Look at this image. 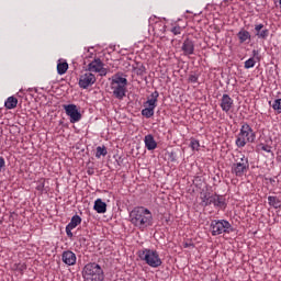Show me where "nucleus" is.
Wrapping results in <instances>:
<instances>
[{"label": "nucleus", "mask_w": 281, "mask_h": 281, "mask_svg": "<svg viewBox=\"0 0 281 281\" xmlns=\"http://www.w3.org/2000/svg\"><path fill=\"white\" fill-rule=\"evenodd\" d=\"M272 109L277 111V113H281V99L274 100Z\"/></svg>", "instance_id": "nucleus-29"}, {"label": "nucleus", "mask_w": 281, "mask_h": 281, "mask_svg": "<svg viewBox=\"0 0 281 281\" xmlns=\"http://www.w3.org/2000/svg\"><path fill=\"white\" fill-rule=\"evenodd\" d=\"M247 170H249V159L245 156L240 158V162H235L232 166V173L235 175V177H243Z\"/></svg>", "instance_id": "nucleus-8"}, {"label": "nucleus", "mask_w": 281, "mask_h": 281, "mask_svg": "<svg viewBox=\"0 0 281 281\" xmlns=\"http://www.w3.org/2000/svg\"><path fill=\"white\" fill-rule=\"evenodd\" d=\"M166 155H167L169 161H172V162L177 161V151H175V150L167 151Z\"/></svg>", "instance_id": "nucleus-30"}, {"label": "nucleus", "mask_w": 281, "mask_h": 281, "mask_svg": "<svg viewBox=\"0 0 281 281\" xmlns=\"http://www.w3.org/2000/svg\"><path fill=\"white\" fill-rule=\"evenodd\" d=\"M82 277L85 281H104V270L95 262H89L83 267Z\"/></svg>", "instance_id": "nucleus-2"}, {"label": "nucleus", "mask_w": 281, "mask_h": 281, "mask_svg": "<svg viewBox=\"0 0 281 281\" xmlns=\"http://www.w3.org/2000/svg\"><path fill=\"white\" fill-rule=\"evenodd\" d=\"M268 203L269 205L274 207V210H280L281 207V201L280 199H278V196H273V195L268 196Z\"/></svg>", "instance_id": "nucleus-21"}, {"label": "nucleus", "mask_w": 281, "mask_h": 281, "mask_svg": "<svg viewBox=\"0 0 281 281\" xmlns=\"http://www.w3.org/2000/svg\"><path fill=\"white\" fill-rule=\"evenodd\" d=\"M61 260L68 267H74V265H76L77 257L76 254H74V251L66 250L61 255Z\"/></svg>", "instance_id": "nucleus-14"}, {"label": "nucleus", "mask_w": 281, "mask_h": 281, "mask_svg": "<svg viewBox=\"0 0 281 281\" xmlns=\"http://www.w3.org/2000/svg\"><path fill=\"white\" fill-rule=\"evenodd\" d=\"M220 106L224 113H229L232 106H234V99L229 94H223Z\"/></svg>", "instance_id": "nucleus-13"}, {"label": "nucleus", "mask_w": 281, "mask_h": 281, "mask_svg": "<svg viewBox=\"0 0 281 281\" xmlns=\"http://www.w3.org/2000/svg\"><path fill=\"white\" fill-rule=\"evenodd\" d=\"M244 67L245 69H252V67H256V59H254V57L249 58L245 61Z\"/></svg>", "instance_id": "nucleus-27"}, {"label": "nucleus", "mask_w": 281, "mask_h": 281, "mask_svg": "<svg viewBox=\"0 0 281 281\" xmlns=\"http://www.w3.org/2000/svg\"><path fill=\"white\" fill-rule=\"evenodd\" d=\"M237 36L240 43H245L246 41L251 40V34L249 33V31H245V30H240L237 33Z\"/></svg>", "instance_id": "nucleus-22"}, {"label": "nucleus", "mask_w": 281, "mask_h": 281, "mask_svg": "<svg viewBox=\"0 0 281 281\" xmlns=\"http://www.w3.org/2000/svg\"><path fill=\"white\" fill-rule=\"evenodd\" d=\"M201 205L203 207H207L209 205H214V207H225V205H227L223 195L212 194L207 191L201 193Z\"/></svg>", "instance_id": "nucleus-6"}, {"label": "nucleus", "mask_w": 281, "mask_h": 281, "mask_svg": "<svg viewBox=\"0 0 281 281\" xmlns=\"http://www.w3.org/2000/svg\"><path fill=\"white\" fill-rule=\"evenodd\" d=\"M142 281H146V280L144 279V280H142Z\"/></svg>", "instance_id": "nucleus-39"}, {"label": "nucleus", "mask_w": 281, "mask_h": 281, "mask_svg": "<svg viewBox=\"0 0 281 281\" xmlns=\"http://www.w3.org/2000/svg\"><path fill=\"white\" fill-rule=\"evenodd\" d=\"M211 232L212 236H221V234H229L231 232H234V228L232 227V224L225 220H214L211 223Z\"/></svg>", "instance_id": "nucleus-7"}, {"label": "nucleus", "mask_w": 281, "mask_h": 281, "mask_svg": "<svg viewBox=\"0 0 281 281\" xmlns=\"http://www.w3.org/2000/svg\"><path fill=\"white\" fill-rule=\"evenodd\" d=\"M128 85V80L120 75H115L111 82V88L113 91V95L117 100H123L126 97V86Z\"/></svg>", "instance_id": "nucleus-4"}, {"label": "nucleus", "mask_w": 281, "mask_h": 281, "mask_svg": "<svg viewBox=\"0 0 281 281\" xmlns=\"http://www.w3.org/2000/svg\"><path fill=\"white\" fill-rule=\"evenodd\" d=\"M145 148H147V150H155V148H157V142L151 134L145 136Z\"/></svg>", "instance_id": "nucleus-18"}, {"label": "nucleus", "mask_w": 281, "mask_h": 281, "mask_svg": "<svg viewBox=\"0 0 281 281\" xmlns=\"http://www.w3.org/2000/svg\"><path fill=\"white\" fill-rule=\"evenodd\" d=\"M103 67H104V63H102V59L97 58L88 65V71H94L95 74H98L99 70Z\"/></svg>", "instance_id": "nucleus-17"}, {"label": "nucleus", "mask_w": 281, "mask_h": 281, "mask_svg": "<svg viewBox=\"0 0 281 281\" xmlns=\"http://www.w3.org/2000/svg\"><path fill=\"white\" fill-rule=\"evenodd\" d=\"M16 104H19V99L14 97H9L4 102L5 109H9V110L16 109Z\"/></svg>", "instance_id": "nucleus-20"}, {"label": "nucleus", "mask_w": 281, "mask_h": 281, "mask_svg": "<svg viewBox=\"0 0 281 281\" xmlns=\"http://www.w3.org/2000/svg\"><path fill=\"white\" fill-rule=\"evenodd\" d=\"M140 260H144L146 265L153 267V269H157V267H161L162 261L159 257V252L153 249H144L138 252Z\"/></svg>", "instance_id": "nucleus-5"}, {"label": "nucleus", "mask_w": 281, "mask_h": 281, "mask_svg": "<svg viewBox=\"0 0 281 281\" xmlns=\"http://www.w3.org/2000/svg\"><path fill=\"white\" fill-rule=\"evenodd\" d=\"M130 221L137 229H146L153 225V213L144 206L134 207L130 213Z\"/></svg>", "instance_id": "nucleus-1"}, {"label": "nucleus", "mask_w": 281, "mask_h": 281, "mask_svg": "<svg viewBox=\"0 0 281 281\" xmlns=\"http://www.w3.org/2000/svg\"><path fill=\"white\" fill-rule=\"evenodd\" d=\"M189 82H199V76L196 75H190L189 76Z\"/></svg>", "instance_id": "nucleus-34"}, {"label": "nucleus", "mask_w": 281, "mask_h": 281, "mask_svg": "<svg viewBox=\"0 0 281 281\" xmlns=\"http://www.w3.org/2000/svg\"><path fill=\"white\" fill-rule=\"evenodd\" d=\"M80 223H82V218L79 215H74L71 217L70 223L66 226V234L68 238H74V233H71V229H76Z\"/></svg>", "instance_id": "nucleus-12"}, {"label": "nucleus", "mask_w": 281, "mask_h": 281, "mask_svg": "<svg viewBox=\"0 0 281 281\" xmlns=\"http://www.w3.org/2000/svg\"><path fill=\"white\" fill-rule=\"evenodd\" d=\"M92 85H95V75L91 72H86L79 78L80 89H89Z\"/></svg>", "instance_id": "nucleus-10"}, {"label": "nucleus", "mask_w": 281, "mask_h": 281, "mask_svg": "<svg viewBox=\"0 0 281 281\" xmlns=\"http://www.w3.org/2000/svg\"><path fill=\"white\" fill-rule=\"evenodd\" d=\"M247 142L254 144V142H256V133H254V130L249 124L245 123L240 127V132L235 144L238 148H245V146H247Z\"/></svg>", "instance_id": "nucleus-3"}, {"label": "nucleus", "mask_w": 281, "mask_h": 281, "mask_svg": "<svg viewBox=\"0 0 281 281\" xmlns=\"http://www.w3.org/2000/svg\"><path fill=\"white\" fill-rule=\"evenodd\" d=\"M5 170V159L0 156V172H3Z\"/></svg>", "instance_id": "nucleus-33"}, {"label": "nucleus", "mask_w": 281, "mask_h": 281, "mask_svg": "<svg viewBox=\"0 0 281 281\" xmlns=\"http://www.w3.org/2000/svg\"><path fill=\"white\" fill-rule=\"evenodd\" d=\"M67 69H69V64H67V61H63V63L57 64V74L59 76H63V75L67 74Z\"/></svg>", "instance_id": "nucleus-23"}, {"label": "nucleus", "mask_w": 281, "mask_h": 281, "mask_svg": "<svg viewBox=\"0 0 281 281\" xmlns=\"http://www.w3.org/2000/svg\"><path fill=\"white\" fill-rule=\"evenodd\" d=\"M171 32L175 34V36H179V34H181V26H173Z\"/></svg>", "instance_id": "nucleus-32"}, {"label": "nucleus", "mask_w": 281, "mask_h": 281, "mask_svg": "<svg viewBox=\"0 0 281 281\" xmlns=\"http://www.w3.org/2000/svg\"><path fill=\"white\" fill-rule=\"evenodd\" d=\"M259 150H263L265 153H269L270 155L273 156V150H271V146L269 145H265V144H260L258 146Z\"/></svg>", "instance_id": "nucleus-28"}, {"label": "nucleus", "mask_w": 281, "mask_h": 281, "mask_svg": "<svg viewBox=\"0 0 281 281\" xmlns=\"http://www.w3.org/2000/svg\"><path fill=\"white\" fill-rule=\"evenodd\" d=\"M93 210L98 212V214H105L106 213V204L102 201V199H98L94 202Z\"/></svg>", "instance_id": "nucleus-19"}, {"label": "nucleus", "mask_w": 281, "mask_h": 281, "mask_svg": "<svg viewBox=\"0 0 281 281\" xmlns=\"http://www.w3.org/2000/svg\"><path fill=\"white\" fill-rule=\"evenodd\" d=\"M270 31L265 26V24H256L255 25V36L259 38V41H267L269 38Z\"/></svg>", "instance_id": "nucleus-11"}, {"label": "nucleus", "mask_w": 281, "mask_h": 281, "mask_svg": "<svg viewBox=\"0 0 281 281\" xmlns=\"http://www.w3.org/2000/svg\"><path fill=\"white\" fill-rule=\"evenodd\" d=\"M97 74H100V76H106V68H104V66L99 68Z\"/></svg>", "instance_id": "nucleus-35"}, {"label": "nucleus", "mask_w": 281, "mask_h": 281, "mask_svg": "<svg viewBox=\"0 0 281 281\" xmlns=\"http://www.w3.org/2000/svg\"><path fill=\"white\" fill-rule=\"evenodd\" d=\"M270 183H276V180L270 178Z\"/></svg>", "instance_id": "nucleus-38"}, {"label": "nucleus", "mask_w": 281, "mask_h": 281, "mask_svg": "<svg viewBox=\"0 0 281 281\" xmlns=\"http://www.w3.org/2000/svg\"><path fill=\"white\" fill-rule=\"evenodd\" d=\"M190 146H191L192 150H199V146H200L199 140L192 139L190 143Z\"/></svg>", "instance_id": "nucleus-31"}, {"label": "nucleus", "mask_w": 281, "mask_h": 281, "mask_svg": "<svg viewBox=\"0 0 281 281\" xmlns=\"http://www.w3.org/2000/svg\"><path fill=\"white\" fill-rule=\"evenodd\" d=\"M64 110L66 111V115L70 117L71 124H76V122H80V120H82V114H80L76 104L64 105Z\"/></svg>", "instance_id": "nucleus-9"}, {"label": "nucleus", "mask_w": 281, "mask_h": 281, "mask_svg": "<svg viewBox=\"0 0 281 281\" xmlns=\"http://www.w3.org/2000/svg\"><path fill=\"white\" fill-rule=\"evenodd\" d=\"M106 155H108L106 147L104 146L97 147V153H95L97 159H100V157H106Z\"/></svg>", "instance_id": "nucleus-25"}, {"label": "nucleus", "mask_w": 281, "mask_h": 281, "mask_svg": "<svg viewBox=\"0 0 281 281\" xmlns=\"http://www.w3.org/2000/svg\"><path fill=\"white\" fill-rule=\"evenodd\" d=\"M258 54H259L258 50H256V49L252 50L254 58H256V56H258Z\"/></svg>", "instance_id": "nucleus-37"}, {"label": "nucleus", "mask_w": 281, "mask_h": 281, "mask_svg": "<svg viewBox=\"0 0 281 281\" xmlns=\"http://www.w3.org/2000/svg\"><path fill=\"white\" fill-rule=\"evenodd\" d=\"M143 117L150 119L153 115H155V108L145 106V109L142 110Z\"/></svg>", "instance_id": "nucleus-24"}, {"label": "nucleus", "mask_w": 281, "mask_h": 281, "mask_svg": "<svg viewBox=\"0 0 281 281\" xmlns=\"http://www.w3.org/2000/svg\"><path fill=\"white\" fill-rule=\"evenodd\" d=\"M45 188V182H42L37 186V190H40L41 192H43V189Z\"/></svg>", "instance_id": "nucleus-36"}, {"label": "nucleus", "mask_w": 281, "mask_h": 281, "mask_svg": "<svg viewBox=\"0 0 281 281\" xmlns=\"http://www.w3.org/2000/svg\"><path fill=\"white\" fill-rule=\"evenodd\" d=\"M136 76H144L146 74V66L143 64H137V67H134Z\"/></svg>", "instance_id": "nucleus-26"}, {"label": "nucleus", "mask_w": 281, "mask_h": 281, "mask_svg": "<svg viewBox=\"0 0 281 281\" xmlns=\"http://www.w3.org/2000/svg\"><path fill=\"white\" fill-rule=\"evenodd\" d=\"M181 49L184 56H192L194 54V42L190 38L184 40Z\"/></svg>", "instance_id": "nucleus-15"}, {"label": "nucleus", "mask_w": 281, "mask_h": 281, "mask_svg": "<svg viewBox=\"0 0 281 281\" xmlns=\"http://www.w3.org/2000/svg\"><path fill=\"white\" fill-rule=\"evenodd\" d=\"M159 99V92L154 91L150 97H148L147 101L144 102V106H149L151 109H157V100Z\"/></svg>", "instance_id": "nucleus-16"}]
</instances>
